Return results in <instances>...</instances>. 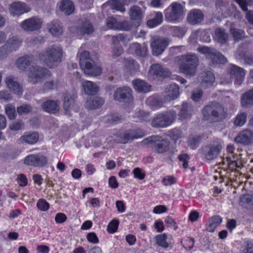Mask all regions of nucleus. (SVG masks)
Wrapping results in <instances>:
<instances>
[{
    "instance_id": "46",
    "label": "nucleus",
    "mask_w": 253,
    "mask_h": 253,
    "mask_svg": "<svg viewBox=\"0 0 253 253\" xmlns=\"http://www.w3.org/2000/svg\"><path fill=\"white\" fill-rule=\"evenodd\" d=\"M89 53L87 51H84L81 54V57L80 59V65L81 68H83L86 65H88V63L93 61L89 57Z\"/></svg>"
},
{
    "instance_id": "1",
    "label": "nucleus",
    "mask_w": 253,
    "mask_h": 253,
    "mask_svg": "<svg viewBox=\"0 0 253 253\" xmlns=\"http://www.w3.org/2000/svg\"><path fill=\"white\" fill-rule=\"evenodd\" d=\"M175 63L178 66L179 72L187 76H194L199 65L198 56L194 53H188L176 56Z\"/></svg>"
},
{
    "instance_id": "20",
    "label": "nucleus",
    "mask_w": 253,
    "mask_h": 253,
    "mask_svg": "<svg viewBox=\"0 0 253 253\" xmlns=\"http://www.w3.org/2000/svg\"><path fill=\"white\" fill-rule=\"evenodd\" d=\"M168 45V42L165 39L155 40L151 44L153 54L156 56L161 54Z\"/></svg>"
},
{
    "instance_id": "62",
    "label": "nucleus",
    "mask_w": 253,
    "mask_h": 253,
    "mask_svg": "<svg viewBox=\"0 0 253 253\" xmlns=\"http://www.w3.org/2000/svg\"><path fill=\"white\" fill-rule=\"evenodd\" d=\"M133 173L134 177L140 180L143 179L145 176V173L144 171L139 168H135L133 170Z\"/></svg>"
},
{
    "instance_id": "42",
    "label": "nucleus",
    "mask_w": 253,
    "mask_h": 253,
    "mask_svg": "<svg viewBox=\"0 0 253 253\" xmlns=\"http://www.w3.org/2000/svg\"><path fill=\"white\" fill-rule=\"evenodd\" d=\"M163 14L160 12H157L154 17L147 22V24L148 27L153 28L160 25L163 21Z\"/></svg>"
},
{
    "instance_id": "2",
    "label": "nucleus",
    "mask_w": 253,
    "mask_h": 253,
    "mask_svg": "<svg viewBox=\"0 0 253 253\" xmlns=\"http://www.w3.org/2000/svg\"><path fill=\"white\" fill-rule=\"evenodd\" d=\"M62 55L61 47L54 44L40 53L39 58L48 68H53L61 62Z\"/></svg>"
},
{
    "instance_id": "14",
    "label": "nucleus",
    "mask_w": 253,
    "mask_h": 253,
    "mask_svg": "<svg viewBox=\"0 0 253 253\" xmlns=\"http://www.w3.org/2000/svg\"><path fill=\"white\" fill-rule=\"evenodd\" d=\"M228 72L231 78L234 79V84L240 85L243 83L245 72L244 70L234 64H230Z\"/></svg>"
},
{
    "instance_id": "18",
    "label": "nucleus",
    "mask_w": 253,
    "mask_h": 253,
    "mask_svg": "<svg viewBox=\"0 0 253 253\" xmlns=\"http://www.w3.org/2000/svg\"><path fill=\"white\" fill-rule=\"evenodd\" d=\"M60 101L58 100L47 99L41 104L42 109L47 113L55 114L60 110Z\"/></svg>"
},
{
    "instance_id": "10",
    "label": "nucleus",
    "mask_w": 253,
    "mask_h": 253,
    "mask_svg": "<svg viewBox=\"0 0 253 253\" xmlns=\"http://www.w3.org/2000/svg\"><path fill=\"white\" fill-rule=\"evenodd\" d=\"M145 135V132L141 129H128L119 136L118 142L125 144L130 140L142 137Z\"/></svg>"
},
{
    "instance_id": "45",
    "label": "nucleus",
    "mask_w": 253,
    "mask_h": 253,
    "mask_svg": "<svg viewBox=\"0 0 253 253\" xmlns=\"http://www.w3.org/2000/svg\"><path fill=\"white\" fill-rule=\"evenodd\" d=\"M230 31L235 42H239L245 37V32L241 29L231 28Z\"/></svg>"
},
{
    "instance_id": "3",
    "label": "nucleus",
    "mask_w": 253,
    "mask_h": 253,
    "mask_svg": "<svg viewBox=\"0 0 253 253\" xmlns=\"http://www.w3.org/2000/svg\"><path fill=\"white\" fill-rule=\"evenodd\" d=\"M141 143L143 145L151 144L154 151L158 154L164 153L169 149V141L158 135H153L146 138Z\"/></svg>"
},
{
    "instance_id": "13",
    "label": "nucleus",
    "mask_w": 253,
    "mask_h": 253,
    "mask_svg": "<svg viewBox=\"0 0 253 253\" xmlns=\"http://www.w3.org/2000/svg\"><path fill=\"white\" fill-rule=\"evenodd\" d=\"M42 21L37 17L27 19L20 24V27L25 31H34L40 29L42 27Z\"/></svg>"
},
{
    "instance_id": "64",
    "label": "nucleus",
    "mask_w": 253,
    "mask_h": 253,
    "mask_svg": "<svg viewBox=\"0 0 253 253\" xmlns=\"http://www.w3.org/2000/svg\"><path fill=\"white\" fill-rule=\"evenodd\" d=\"M131 28V25L128 21H123L119 22V30H124L128 31Z\"/></svg>"
},
{
    "instance_id": "12",
    "label": "nucleus",
    "mask_w": 253,
    "mask_h": 253,
    "mask_svg": "<svg viewBox=\"0 0 253 253\" xmlns=\"http://www.w3.org/2000/svg\"><path fill=\"white\" fill-rule=\"evenodd\" d=\"M47 158L42 154H37L30 155L24 159V164L35 167H43L47 164Z\"/></svg>"
},
{
    "instance_id": "38",
    "label": "nucleus",
    "mask_w": 253,
    "mask_h": 253,
    "mask_svg": "<svg viewBox=\"0 0 253 253\" xmlns=\"http://www.w3.org/2000/svg\"><path fill=\"white\" fill-rule=\"evenodd\" d=\"M21 43L22 41L19 38L13 37L8 39L5 44L11 52L16 50L21 46Z\"/></svg>"
},
{
    "instance_id": "61",
    "label": "nucleus",
    "mask_w": 253,
    "mask_h": 253,
    "mask_svg": "<svg viewBox=\"0 0 253 253\" xmlns=\"http://www.w3.org/2000/svg\"><path fill=\"white\" fill-rule=\"evenodd\" d=\"M11 53L9 49L5 44L0 47V60H3L6 58L7 55Z\"/></svg>"
},
{
    "instance_id": "30",
    "label": "nucleus",
    "mask_w": 253,
    "mask_h": 253,
    "mask_svg": "<svg viewBox=\"0 0 253 253\" xmlns=\"http://www.w3.org/2000/svg\"><path fill=\"white\" fill-rule=\"evenodd\" d=\"M94 31V27L91 22L86 19L82 22L79 28V32L82 35L91 34Z\"/></svg>"
},
{
    "instance_id": "27",
    "label": "nucleus",
    "mask_w": 253,
    "mask_h": 253,
    "mask_svg": "<svg viewBox=\"0 0 253 253\" xmlns=\"http://www.w3.org/2000/svg\"><path fill=\"white\" fill-rule=\"evenodd\" d=\"M165 92L167 93L166 99L167 100H174L179 95V88L176 84H172L165 88Z\"/></svg>"
},
{
    "instance_id": "59",
    "label": "nucleus",
    "mask_w": 253,
    "mask_h": 253,
    "mask_svg": "<svg viewBox=\"0 0 253 253\" xmlns=\"http://www.w3.org/2000/svg\"><path fill=\"white\" fill-rule=\"evenodd\" d=\"M240 199L242 202L246 203L253 208V193L243 195Z\"/></svg>"
},
{
    "instance_id": "52",
    "label": "nucleus",
    "mask_w": 253,
    "mask_h": 253,
    "mask_svg": "<svg viewBox=\"0 0 253 253\" xmlns=\"http://www.w3.org/2000/svg\"><path fill=\"white\" fill-rule=\"evenodd\" d=\"M106 25L108 28L113 30H119V22L113 17H110L106 19Z\"/></svg>"
},
{
    "instance_id": "23",
    "label": "nucleus",
    "mask_w": 253,
    "mask_h": 253,
    "mask_svg": "<svg viewBox=\"0 0 253 253\" xmlns=\"http://www.w3.org/2000/svg\"><path fill=\"white\" fill-rule=\"evenodd\" d=\"M5 83L8 88L14 93L18 95L22 94V87L13 77L9 76L6 78Z\"/></svg>"
},
{
    "instance_id": "50",
    "label": "nucleus",
    "mask_w": 253,
    "mask_h": 253,
    "mask_svg": "<svg viewBox=\"0 0 253 253\" xmlns=\"http://www.w3.org/2000/svg\"><path fill=\"white\" fill-rule=\"evenodd\" d=\"M24 127V123L22 120L18 119L12 123L9 126V128L13 131H17L23 129Z\"/></svg>"
},
{
    "instance_id": "57",
    "label": "nucleus",
    "mask_w": 253,
    "mask_h": 253,
    "mask_svg": "<svg viewBox=\"0 0 253 253\" xmlns=\"http://www.w3.org/2000/svg\"><path fill=\"white\" fill-rule=\"evenodd\" d=\"M57 83L54 81H51L45 82L43 85V90L44 91H48L49 90H53L56 88Z\"/></svg>"
},
{
    "instance_id": "4",
    "label": "nucleus",
    "mask_w": 253,
    "mask_h": 253,
    "mask_svg": "<svg viewBox=\"0 0 253 253\" xmlns=\"http://www.w3.org/2000/svg\"><path fill=\"white\" fill-rule=\"evenodd\" d=\"M204 117L211 116L212 119L219 122L226 117V112L224 107L217 102H212L206 106L202 110Z\"/></svg>"
},
{
    "instance_id": "60",
    "label": "nucleus",
    "mask_w": 253,
    "mask_h": 253,
    "mask_svg": "<svg viewBox=\"0 0 253 253\" xmlns=\"http://www.w3.org/2000/svg\"><path fill=\"white\" fill-rule=\"evenodd\" d=\"M38 208L43 211H47L49 208L48 203L43 199L39 200L37 204Z\"/></svg>"
},
{
    "instance_id": "51",
    "label": "nucleus",
    "mask_w": 253,
    "mask_h": 253,
    "mask_svg": "<svg viewBox=\"0 0 253 253\" xmlns=\"http://www.w3.org/2000/svg\"><path fill=\"white\" fill-rule=\"evenodd\" d=\"M247 114L243 112L237 116L234 120V125L236 126H241L245 124L246 122Z\"/></svg>"
},
{
    "instance_id": "35",
    "label": "nucleus",
    "mask_w": 253,
    "mask_h": 253,
    "mask_svg": "<svg viewBox=\"0 0 253 253\" xmlns=\"http://www.w3.org/2000/svg\"><path fill=\"white\" fill-rule=\"evenodd\" d=\"M59 8L65 14L69 15L74 11L73 2L69 0H63L61 1Z\"/></svg>"
},
{
    "instance_id": "58",
    "label": "nucleus",
    "mask_w": 253,
    "mask_h": 253,
    "mask_svg": "<svg viewBox=\"0 0 253 253\" xmlns=\"http://www.w3.org/2000/svg\"><path fill=\"white\" fill-rule=\"evenodd\" d=\"M183 247L187 250L192 249L194 245V239L192 238H187L183 241H181Z\"/></svg>"
},
{
    "instance_id": "9",
    "label": "nucleus",
    "mask_w": 253,
    "mask_h": 253,
    "mask_svg": "<svg viewBox=\"0 0 253 253\" xmlns=\"http://www.w3.org/2000/svg\"><path fill=\"white\" fill-rule=\"evenodd\" d=\"M170 75V71L159 63L153 64L149 68L148 76L153 80L167 78Z\"/></svg>"
},
{
    "instance_id": "48",
    "label": "nucleus",
    "mask_w": 253,
    "mask_h": 253,
    "mask_svg": "<svg viewBox=\"0 0 253 253\" xmlns=\"http://www.w3.org/2000/svg\"><path fill=\"white\" fill-rule=\"evenodd\" d=\"M156 240V243L159 246H161L164 248H168L169 247V244L166 241L167 239V236L166 234H163L162 235H159L155 237Z\"/></svg>"
},
{
    "instance_id": "32",
    "label": "nucleus",
    "mask_w": 253,
    "mask_h": 253,
    "mask_svg": "<svg viewBox=\"0 0 253 253\" xmlns=\"http://www.w3.org/2000/svg\"><path fill=\"white\" fill-rule=\"evenodd\" d=\"M215 39L219 43L224 44L228 42V34L221 28H216L214 31Z\"/></svg>"
},
{
    "instance_id": "36",
    "label": "nucleus",
    "mask_w": 253,
    "mask_h": 253,
    "mask_svg": "<svg viewBox=\"0 0 253 253\" xmlns=\"http://www.w3.org/2000/svg\"><path fill=\"white\" fill-rule=\"evenodd\" d=\"M38 139L39 134L36 132H26L20 138V140L22 142L29 144H33L36 143Z\"/></svg>"
},
{
    "instance_id": "55",
    "label": "nucleus",
    "mask_w": 253,
    "mask_h": 253,
    "mask_svg": "<svg viewBox=\"0 0 253 253\" xmlns=\"http://www.w3.org/2000/svg\"><path fill=\"white\" fill-rule=\"evenodd\" d=\"M169 136L173 140H177L182 137L181 131L177 128L171 129L169 131Z\"/></svg>"
},
{
    "instance_id": "17",
    "label": "nucleus",
    "mask_w": 253,
    "mask_h": 253,
    "mask_svg": "<svg viewBox=\"0 0 253 253\" xmlns=\"http://www.w3.org/2000/svg\"><path fill=\"white\" fill-rule=\"evenodd\" d=\"M204 19V13L198 9H194L190 10L187 16V21L191 25L200 24L203 21Z\"/></svg>"
},
{
    "instance_id": "43",
    "label": "nucleus",
    "mask_w": 253,
    "mask_h": 253,
    "mask_svg": "<svg viewBox=\"0 0 253 253\" xmlns=\"http://www.w3.org/2000/svg\"><path fill=\"white\" fill-rule=\"evenodd\" d=\"M147 104L149 106L160 107L163 105L162 100L161 97L157 95L149 97L146 100Z\"/></svg>"
},
{
    "instance_id": "34",
    "label": "nucleus",
    "mask_w": 253,
    "mask_h": 253,
    "mask_svg": "<svg viewBox=\"0 0 253 253\" xmlns=\"http://www.w3.org/2000/svg\"><path fill=\"white\" fill-rule=\"evenodd\" d=\"M49 32L53 36H58L62 34V27L61 23L57 20H53L48 24Z\"/></svg>"
},
{
    "instance_id": "24",
    "label": "nucleus",
    "mask_w": 253,
    "mask_h": 253,
    "mask_svg": "<svg viewBox=\"0 0 253 253\" xmlns=\"http://www.w3.org/2000/svg\"><path fill=\"white\" fill-rule=\"evenodd\" d=\"M63 96V108L66 114H68L75 104L77 95L74 93L67 92L65 93Z\"/></svg>"
},
{
    "instance_id": "47",
    "label": "nucleus",
    "mask_w": 253,
    "mask_h": 253,
    "mask_svg": "<svg viewBox=\"0 0 253 253\" xmlns=\"http://www.w3.org/2000/svg\"><path fill=\"white\" fill-rule=\"evenodd\" d=\"M5 112L9 120H14L16 117L15 107L11 104L5 105Z\"/></svg>"
},
{
    "instance_id": "44",
    "label": "nucleus",
    "mask_w": 253,
    "mask_h": 253,
    "mask_svg": "<svg viewBox=\"0 0 253 253\" xmlns=\"http://www.w3.org/2000/svg\"><path fill=\"white\" fill-rule=\"evenodd\" d=\"M187 29L185 27L173 26L171 28V33L173 36L181 39L185 35Z\"/></svg>"
},
{
    "instance_id": "22",
    "label": "nucleus",
    "mask_w": 253,
    "mask_h": 253,
    "mask_svg": "<svg viewBox=\"0 0 253 253\" xmlns=\"http://www.w3.org/2000/svg\"><path fill=\"white\" fill-rule=\"evenodd\" d=\"M199 78L202 85L205 87L211 86L215 80L214 75L211 71H207L201 73Z\"/></svg>"
},
{
    "instance_id": "11",
    "label": "nucleus",
    "mask_w": 253,
    "mask_h": 253,
    "mask_svg": "<svg viewBox=\"0 0 253 253\" xmlns=\"http://www.w3.org/2000/svg\"><path fill=\"white\" fill-rule=\"evenodd\" d=\"M222 147L220 143L209 144L202 148V152L208 160H212L217 157Z\"/></svg>"
},
{
    "instance_id": "29",
    "label": "nucleus",
    "mask_w": 253,
    "mask_h": 253,
    "mask_svg": "<svg viewBox=\"0 0 253 253\" xmlns=\"http://www.w3.org/2000/svg\"><path fill=\"white\" fill-rule=\"evenodd\" d=\"M132 84L134 88L139 92L146 93L151 90V85L142 80H134L132 81Z\"/></svg>"
},
{
    "instance_id": "15",
    "label": "nucleus",
    "mask_w": 253,
    "mask_h": 253,
    "mask_svg": "<svg viewBox=\"0 0 253 253\" xmlns=\"http://www.w3.org/2000/svg\"><path fill=\"white\" fill-rule=\"evenodd\" d=\"M236 143L246 146L253 143V130L245 129L240 132L235 137Z\"/></svg>"
},
{
    "instance_id": "40",
    "label": "nucleus",
    "mask_w": 253,
    "mask_h": 253,
    "mask_svg": "<svg viewBox=\"0 0 253 253\" xmlns=\"http://www.w3.org/2000/svg\"><path fill=\"white\" fill-rule=\"evenodd\" d=\"M131 49L138 56L144 57L147 54V48L144 43H134L131 45Z\"/></svg>"
},
{
    "instance_id": "53",
    "label": "nucleus",
    "mask_w": 253,
    "mask_h": 253,
    "mask_svg": "<svg viewBox=\"0 0 253 253\" xmlns=\"http://www.w3.org/2000/svg\"><path fill=\"white\" fill-rule=\"evenodd\" d=\"M119 224V221L118 220L114 219L112 220L107 226V231L109 233H114L118 229Z\"/></svg>"
},
{
    "instance_id": "7",
    "label": "nucleus",
    "mask_w": 253,
    "mask_h": 253,
    "mask_svg": "<svg viewBox=\"0 0 253 253\" xmlns=\"http://www.w3.org/2000/svg\"><path fill=\"white\" fill-rule=\"evenodd\" d=\"M51 72L46 68L39 66H33L30 69L28 81L33 84L42 82L44 78L50 77Z\"/></svg>"
},
{
    "instance_id": "16",
    "label": "nucleus",
    "mask_w": 253,
    "mask_h": 253,
    "mask_svg": "<svg viewBox=\"0 0 253 253\" xmlns=\"http://www.w3.org/2000/svg\"><path fill=\"white\" fill-rule=\"evenodd\" d=\"M114 99L119 101H129L132 100L131 89L127 86L119 87L114 93Z\"/></svg>"
},
{
    "instance_id": "37",
    "label": "nucleus",
    "mask_w": 253,
    "mask_h": 253,
    "mask_svg": "<svg viewBox=\"0 0 253 253\" xmlns=\"http://www.w3.org/2000/svg\"><path fill=\"white\" fill-rule=\"evenodd\" d=\"M32 55H25L19 58L16 62L17 67L22 70L26 69L31 63Z\"/></svg>"
},
{
    "instance_id": "19",
    "label": "nucleus",
    "mask_w": 253,
    "mask_h": 253,
    "mask_svg": "<svg viewBox=\"0 0 253 253\" xmlns=\"http://www.w3.org/2000/svg\"><path fill=\"white\" fill-rule=\"evenodd\" d=\"M30 8L24 2H13L9 6L10 14L13 16L20 15L30 11Z\"/></svg>"
},
{
    "instance_id": "63",
    "label": "nucleus",
    "mask_w": 253,
    "mask_h": 253,
    "mask_svg": "<svg viewBox=\"0 0 253 253\" xmlns=\"http://www.w3.org/2000/svg\"><path fill=\"white\" fill-rule=\"evenodd\" d=\"M17 183L21 186H25L27 185L28 179L26 175L23 173H21L17 176Z\"/></svg>"
},
{
    "instance_id": "33",
    "label": "nucleus",
    "mask_w": 253,
    "mask_h": 253,
    "mask_svg": "<svg viewBox=\"0 0 253 253\" xmlns=\"http://www.w3.org/2000/svg\"><path fill=\"white\" fill-rule=\"evenodd\" d=\"M85 93L88 95H94L98 90V87L96 84L91 81H85L82 84Z\"/></svg>"
},
{
    "instance_id": "39",
    "label": "nucleus",
    "mask_w": 253,
    "mask_h": 253,
    "mask_svg": "<svg viewBox=\"0 0 253 253\" xmlns=\"http://www.w3.org/2000/svg\"><path fill=\"white\" fill-rule=\"evenodd\" d=\"M222 221V218L219 215L212 216L209 220L207 230L210 232H214L215 229L221 223Z\"/></svg>"
},
{
    "instance_id": "25",
    "label": "nucleus",
    "mask_w": 253,
    "mask_h": 253,
    "mask_svg": "<svg viewBox=\"0 0 253 253\" xmlns=\"http://www.w3.org/2000/svg\"><path fill=\"white\" fill-rule=\"evenodd\" d=\"M82 69L84 70L85 74L93 77L100 75L102 71L100 66L94 64L93 61L89 63L88 65H86L82 68Z\"/></svg>"
},
{
    "instance_id": "8",
    "label": "nucleus",
    "mask_w": 253,
    "mask_h": 253,
    "mask_svg": "<svg viewBox=\"0 0 253 253\" xmlns=\"http://www.w3.org/2000/svg\"><path fill=\"white\" fill-rule=\"evenodd\" d=\"M197 50L199 52L206 54L213 64H224L227 61L222 54L213 48L203 46L198 47Z\"/></svg>"
},
{
    "instance_id": "56",
    "label": "nucleus",
    "mask_w": 253,
    "mask_h": 253,
    "mask_svg": "<svg viewBox=\"0 0 253 253\" xmlns=\"http://www.w3.org/2000/svg\"><path fill=\"white\" fill-rule=\"evenodd\" d=\"M246 53V48L243 45L238 46L236 52V58L237 59H242L245 56Z\"/></svg>"
},
{
    "instance_id": "6",
    "label": "nucleus",
    "mask_w": 253,
    "mask_h": 253,
    "mask_svg": "<svg viewBox=\"0 0 253 253\" xmlns=\"http://www.w3.org/2000/svg\"><path fill=\"white\" fill-rule=\"evenodd\" d=\"M166 21L170 23L179 22L184 15L183 7L179 3L172 2L165 11Z\"/></svg>"
},
{
    "instance_id": "31",
    "label": "nucleus",
    "mask_w": 253,
    "mask_h": 253,
    "mask_svg": "<svg viewBox=\"0 0 253 253\" xmlns=\"http://www.w3.org/2000/svg\"><path fill=\"white\" fill-rule=\"evenodd\" d=\"M193 109L191 104L183 102L178 114L181 119L189 118L192 115Z\"/></svg>"
},
{
    "instance_id": "5",
    "label": "nucleus",
    "mask_w": 253,
    "mask_h": 253,
    "mask_svg": "<svg viewBox=\"0 0 253 253\" xmlns=\"http://www.w3.org/2000/svg\"><path fill=\"white\" fill-rule=\"evenodd\" d=\"M176 118V113L171 110L165 111L156 115L152 121L154 127H166L173 123Z\"/></svg>"
},
{
    "instance_id": "28",
    "label": "nucleus",
    "mask_w": 253,
    "mask_h": 253,
    "mask_svg": "<svg viewBox=\"0 0 253 253\" xmlns=\"http://www.w3.org/2000/svg\"><path fill=\"white\" fill-rule=\"evenodd\" d=\"M241 103L243 107L246 108H250L253 105V88L242 94Z\"/></svg>"
},
{
    "instance_id": "21",
    "label": "nucleus",
    "mask_w": 253,
    "mask_h": 253,
    "mask_svg": "<svg viewBox=\"0 0 253 253\" xmlns=\"http://www.w3.org/2000/svg\"><path fill=\"white\" fill-rule=\"evenodd\" d=\"M129 15L130 19L135 23V26H139L142 21L143 12L141 8L136 5L131 6L129 10Z\"/></svg>"
},
{
    "instance_id": "54",
    "label": "nucleus",
    "mask_w": 253,
    "mask_h": 253,
    "mask_svg": "<svg viewBox=\"0 0 253 253\" xmlns=\"http://www.w3.org/2000/svg\"><path fill=\"white\" fill-rule=\"evenodd\" d=\"M112 5L117 10L124 12L125 11V8L123 5L125 2V0H112Z\"/></svg>"
},
{
    "instance_id": "41",
    "label": "nucleus",
    "mask_w": 253,
    "mask_h": 253,
    "mask_svg": "<svg viewBox=\"0 0 253 253\" xmlns=\"http://www.w3.org/2000/svg\"><path fill=\"white\" fill-rule=\"evenodd\" d=\"M204 136L203 134L190 136L187 141L188 145L192 149H195L199 146Z\"/></svg>"
},
{
    "instance_id": "26",
    "label": "nucleus",
    "mask_w": 253,
    "mask_h": 253,
    "mask_svg": "<svg viewBox=\"0 0 253 253\" xmlns=\"http://www.w3.org/2000/svg\"><path fill=\"white\" fill-rule=\"evenodd\" d=\"M104 103V99L99 96L90 97L87 99L85 103V107L89 110H93L100 107Z\"/></svg>"
},
{
    "instance_id": "49",
    "label": "nucleus",
    "mask_w": 253,
    "mask_h": 253,
    "mask_svg": "<svg viewBox=\"0 0 253 253\" xmlns=\"http://www.w3.org/2000/svg\"><path fill=\"white\" fill-rule=\"evenodd\" d=\"M32 107L28 104H23L17 108V112L19 115L30 113L32 112Z\"/></svg>"
}]
</instances>
